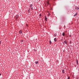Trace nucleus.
Listing matches in <instances>:
<instances>
[{"instance_id": "nucleus-1", "label": "nucleus", "mask_w": 79, "mask_h": 79, "mask_svg": "<svg viewBox=\"0 0 79 79\" xmlns=\"http://www.w3.org/2000/svg\"><path fill=\"white\" fill-rule=\"evenodd\" d=\"M30 7H31V10H33V5H32V4H31L30 5Z\"/></svg>"}, {"instance_id": "nucleus-2", "label": "nucleus", "mask_w": 79, "mask_h": 79, "mask_svg": "<svg viewBox=\"0 0 79 79\" xmlns=\"http://www.w3.org/2000/svg\"><path fill=\"white\" fill-rule=\"evenodd\" d=\"M62 35L63 36H64L65 35V36L66 35V34H65V32H63L62 33Z\"/></svg>"}, {"instance_id": "nucleus-3", "label": "nucleus", "mask_w": 79, "mask_h": 79, "mask_svg": "<svg viewBox=\"0 0 79 79\" xmlns=\"http://www.w3.org/2000/svg\"><path fill=\"white\" fill-rule=\"evenodd\" d=\"M63 44H66L67 45H68V44H67V42H66V40L64 41V42H63Z\"/></svg>"}, {"instance_id": "nucleus-4", "label": "nucleus", "mask_w": 79, "mask_h": 79, "mask_svg": "<svg viewBox=\"0 0 79 79\" xmlns=\"http://www.w3.org/2000/svg\"><path fill=\"white\" fill-rule=\"evenodd\" d=\"M15 18H16V19H17L19 18V15H17L15 16Z\"/></svg>"}, {"instance_id": "nucleus-5", "label": "nucleus", "mask_w": 79, "mask_h": 79, "mask_svg": "<svg viewBox=\"0 0 79 79\" xmlns=\"http://www.w3.org/2000/svg\"><path fill=\"white\" fill-rule=\"evenodd\" d=\"M48 18H47V16H45V21H47V19H48Z\"/></svg>"}, {"instance_id": "nucleus-6", "label": "nucleus", "mask_w": 79, "mask_h": 79, "mask_svg": "<svg viewBox=\"0 0 79 79\" xmlns=\"http://www.w3.org/2000/svg\"><path fill=\"white\" fill-rule=\"evenodd\" d=\"M19 34H22V31L20 30L19 32Z\"/></svg>"}, {"instance_id": "nucleus-7", "label": "nucleus", "mask_w": 79, "mask_h": 79, "mask_svg": "<svg viewBox=\"0 0 79 79\" xmlns=\"http://www.w3.org/2000/svg\"><path fill=\"white\" fill-rule=\"evenodd\" d=\"M35 63H36V64H38V63H39V61H36L35 62Z\"/></svg>"}, {"instance_id": "nucleus-8", "label": "nucleus", "mask_w": 79, "mask_h": 79, "mask_svg": "<svg viewBox=\"0 0 79 79\" xmlns=\"http://www.w3.org/2000/svg\"><path fill=\"white\" fill-rule=\"evenodd\" d=\"M54 40L56 42L57 40H56V38H54Z\"/></svg>"}, {"instance_id": "nucleus-9", "label": "nucleus", "mask_w": 79, "mask_h": 79, "mask_svg": "<svg viewBox=\"0 0 79 79\" xmlns=\"http://www.w3.org/2000/svg\"><path fill=\"white\" fill-rule=\"evenodd\" d=\"M76 10H79V7H76Z\"/></svg>"}, {"instance_id": "nucleus-10", "label": "nucleus", "mask_w": 79, "mask_h": 79, "mask_svg": "<svg viewBox=\"0 0 79 79\" xmlns=\"http://www.w3.org/2000/svg\"><path fill=\"white\" fill-rule=\"evenodd\" d=\"M77 65H78V60H77Z\"/></svg>"}, {"instance_id": "nucleus-11", "label": "nucleus", "mask_w": 79, "mask_h": 79, "mask_svg": "<svg viewBox=\"0 0 79 79\" xmlns=\"http://www.w3.org/2000/svg\"><path fill=\"white\" fill-rule=\"evenodd\" d=\"M47 4H48V5H50V3L49 2H47Z\"/></svg>"}, {"instance_id": "nucleus-12", "label": "nucleus", "mask_w": 79, "mask_h": 79, "mask_svg": "<svg viewBox=\"0 0 79 79\" xmlns=\"http://www.w3.org/2000/svg\"><path fill=\"white\" fill-rule=\"evenodd\" d=\"M49 44H52V41L50 40L49 41Z\"/></svg>"}, {"instance_id": "nucleus-13", "label": "nucleus", "mask_w": 79, "mask_h": 79, "mask_svg": "<svg viewBox=\"0 0 79 79\" xmlns=\"http://www.w3.org/2000/svg\"><path fill=\"white\" fill-rule=\"evenodd\" d=\"M76 15H77V13H76V14L74 15V16H76Z\"/></svg>"}, {"instance_id": "nucleus-14", "label": "nucleus", "mask_w": 79, "mask_h": 79, "mask_svg": "<svg viewBox=\"0 0 79 79\" xmlns=\"http://www.w3.org/2000/svg\"><path fill=\"white\" fill-rule=\"evenodd\" d=\"M64 70H63L62 71V72L63 73H64Z\"/></svg>"}, {"instance_id": "nucleus-15", "label": "nucleus", "mask_w": 79, "mask_h": 79, "mask_svg": "<svg viewBox=\"0 0 79 79\" xmlns=\"http://www.w3.org/2000/svg\"><path fill=\"white\" fill-rule=\"evenodd\" d=\"M71 42H72V41H70V42L69 43L70 44H71Z\"/></svg>"}, {"instance_id": "nucleus-16", "label": "nucleus", "mask_w": 79, "mask_h": 79, "mask_svg": "<svg viewBox=\"0 0 79 79\" xmlns=\"http://www.w3.org/2000/svg\"><path fill=\"white\" fill-rule=\"evenodd\" d=\"M54 37H56V34H54Z\"/></svg>"}, {"instance_id": "nucleus-17", "label": "nucleus", "mask_w": 79, "mask_h": 79, "mask_svg": "<svg viewBox=\"0 0 79 79\" xmlns=\"http://www.w3.org/2000/svg\"><path fill=\"white\" fill-rule=\"evenodd\" d=\"M21 42H23V40H21Z\"/></svg>"}, {"instance_id": "nucleus-18", "label": "nucleus", "mask_w": 79, "mask_h": 79, "mask_svg": "<svg viewBox=\"0 0 79 79\" xmlns=\"http://www.w3.org/2000/svg\"><path fill=\"white\" fill-rule=\"evenodd\" d=\"M28 12L29 13V12L30 11V9H29L28 10Z\"/></svg>"}, {"instance_id": "nucleus-19", "label": "nucleus", "mask_w": 79, "mask_h": 79, "mask_svg": "<svg viewBox=\"0 0 79 79\" xmlns=\"http://www.w3.org/2000/svg\"><path fill=\"white\" fill-rule=\"evenodd\" d=\"M41 17V14H40V17Z\"/></svg>"}, {"instance_id": "nucleus-20", "label": "nucleus", "mask_w": 79, "mask_h": 79, "mask_svg": "<svg viewBox=\"0 0 79 79\" xmlns=\"http://www.w3.org/2000/svg\"><path fill=\"white\" fill-rule=\"evenodd\" d=\"M76 78L77 79H79V78L78 77H76Z\"/></svg>"}, {"instance_id": "nucleus-21", "label": "nucleus", "mask_w": 79, "mask_h": 79, "mask_svg": "<svg viewBox=\"0 0 79 79\" xmlns=\"http://www.w3.org/2000/svg\"><path fill=\"white\" fill-rule=\"evenodd\" d=\"M64 29H65V27H66V26H65V25H64Z\"/></svg>"}, {"instance_id": "nucleus-22", "label": "nucleus", "mask_w": 79, "mask_h": 79, "mask_svg": "<svg viewBox=\"0 0 79 79\" xmlns=\"http://www.w3.org/2000/svg\"><path fill=\"white\" fill-rule=\"evenodd\" d=\"M68 79H69V77H68Z\"/></svg>"}, {"instance_id": "nucleus-23", "label": "nucleus", "mask_w": 79, "mask_h": 79, "mask_svg": "<svg viewBox=\"0 0 79 79\" xmlns=\"http://www.w3.org/2000/svg\"><path fill=\"white\" fill-rule=\"evenodd\" d=\"M1 43H2V42H1V41H0V44H1Z\"/></svg>"}, {"instance_id": "nucleus-24", "label": "nucleus", "mask_w": 79, "mask_h": 79, "mask_svg": "<svg viewBox=\"0 0 79 79\" xmlns=\"http://www.w3.org/2000/svg\"><path fill=\"white\" fill-rule=\"evenodd\" d=\"M1 75H2V74L0 73V76H1Z\"/></svg>"}, {"instance_id": "nucleus-25", "label": "nucleus", "mask_w": 79, "mask_h": 79, "mask_svg": "<svg viewBox=\"0 0 79 79\" xmlns=\"http://www.w3.org/2000/svg\"><path fill=\"white\" fill-rule=\"evenodd\" d=\"M70 37H71V35H70Z\"/></svg>"}, {"instance_id": "nucleus-26", "label": "nucleus", "mask_w": 79, "mask_h": 79, "mask_svg": "<svg viewBox=\"0 0 79 79\" xmlns=\"http://www.w3.org/2000/svg\"><path fill=\"white\" fill-rule=\"evenodd\" d=\"M61 40H63L62 39Z\"/></svg>"}, {"instance_id": "nucleus-27", "label": "nucleus", "mask_w": 79, "mask_h": 79, "mask_svg": "<svg viewBox=\"0 0 79 79\" xmlns=\"http://www.w3.org/2000/svg\"><path fill=\"white\" fill-rule=\"evenodd\" d=\"M71 47V46H72L71 45H70Z\"/></svg>"}, {"instance_id": "nucleus-28", "label": "nucleus", "mask_w": 79, "mask_h": 79, "mask_svg": "<svg viewBox=\"0 0 79 79\" xmlns=\"http://www.w3.org/2000/svg\"><path fill=\"white\" fill-rule=\"evenodd\" d=\"M39 1H40V0H39Z\"/></svg>"}, {"instance_id": "nucleus-29", "label": "nucleus", "mask_w": 79, "mask_h": 79, "mask_svg": "<svg viewBox=\"0 0 79 79\" xmlns=\"http://www.w3.org/2000/svg\"><path fill=\"white\" fill-rule=\"evenodd\" d=\"M29 9L30 10V8H29Z\"/></svg>"}]
</instances>
